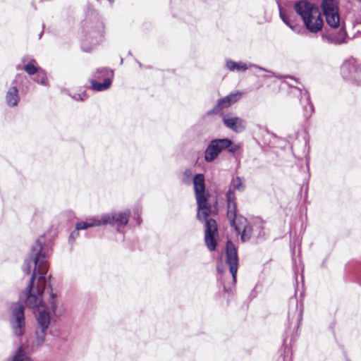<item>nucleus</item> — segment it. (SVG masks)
<instances>
[{
	"label": "nucleus",
	"mask_w": 361,
	"mask_h": 361,
	"mask_svg": "<svg viewBox=\"0 0 361 361\" xmlns=\"http://www.w3.org/2000/svg\"><path fill=\"white\" fill-rule=\"evenodd\" d=\"M44 262L43 259H35L36 271L31 277L26 290L20 295V300H23L29 308L35 310L37 325L32 346L36 348L41 347L44 343L47 330L51 324L50 315L42 303L41 291L47 283L44 269H42Z\"/></svg>",
	"instance_id": "1"
},
{
	"label": "nucleus",
	"mask_w": 361,
	"mask_h": 361,
	"mask_svg": "<svg viewBox=\"0 0 361 361\" xmlns=\"http://www.w3.org/2000/svg\"><path fill=\"white\" fill-rule=\"evenodd\" d=\"M44 240L43 238H39L35 243L32 245L30 259H26L25 261V264L23 266V271L27 274H29L32 269V266L34 264V269L32 276L34 275L36 271V264L35 259H43L44 260L42 269H44V276L47 278L46 285L42 288L41 295L42 296L44 288L49 283V280L50 279V276L47 275V259L49 257V254L46 249L44 247ZM42 303L44 305V308L47 312L49 314V315L53 317L59 318L63 316L66 312V309L65 307L64 303L60 295L57 293L54 292L52 289L49 293L48 298L46 299V301L43 300L42 298Z\"/></svg>",
	"instance_id": "2"
},
{
	"label": "nucleus",
	"mask_w": 361,
	"mask_h": 361,
	"mask_svg": "<svg viewBox=\"0 0 361 361\" xmlns=\"http://www.w3.org/2000/svg\"><path fill=\"white\" fill-rule=\"evenodd\" d=\"M232 189L243 191L245 189V184L243 179L237 177L233 179L229 190L227 192V218L231 226L240 234L241 239L245 241L250 238L251 227L247 225V219L242 216L236 214V203Z\"/></svg>",
	"instance_id": "3"
},
{
	"label": "nucleus",
	"mask_w": 361,
	"mask_h": 361,
	"mask_svg": "<svg viewBox=\"0 0 361 361\" xmlns=\"http://www.w3.org/2000/svg\"><path fill=\"white\" fill-rule=\"evenodd\" d=\"M294 8L301 17L305 28L312 34L322 31L324 20L319 8L307 1L295 3Z\"/></svg>",
	"instance_id": "4"
},
{
	"label": "nucleus",
	"mask_w": 361,
	"mask_h": 361,
	"mask_svg": "<svg viewBox=\"0 0 361 361\" xmlns=\"http://www.w3.org/2000/svg\"><path fill=\"white\" fill-rule=\"evenodd\" d=\"M240 147V145H232L231 140L216 139L210 142L204 153V159L207 162L213 161L224 149L228 148L230 152H235Z\"/></svg>",
	"instance_id": "5"
},
{
	"label": "nucleus",
	"mask_w": 361,
	"mask_h": 361,
	"mask_svg": "<svg viewBox=\"0 0 361 361\" xmlns=\"http://www.w3.org/2000/svg\"><path fill=\"white\" fill-rule=\"evenodd\" d=\"M341 75L347 80L361 81V63L353 58L345 61L341 66Z\"/></svg>",
	"instance_id": "6"
},
{
	"label": "nucleus",
	"mask_w": 361,
	"mask_h": 361,
	"mask_svg": "<svg viewBox=\"0 0 361 361\" xmlns=\"http://www.w3.org/2000/svg\"><path fill=\"white\" fill-rule=\"evenodd\" d=\"M11 311L9 319L13 333L17 336H20L25 331L24 307L20 303H14L11 307Z\"/></svg>",
	"instance_id": "7"
},
{
	"label": "nucleus",
	"mask_w": 361,
	"mask_h": 361,
	"mask_svg": "<svg viewBox=\"0 0 361 361\" xmlns=\"http://www.w3.org/2000/svg\"><path fill=\"white\" fill-rule=\"evenodd\" d=\"M322 9L327 24L331 27H338L340 25V16L334 0H323Z\"/></svg>",
	"instance_id": "8"
},
{
	"label": "nucleus",
	"mask_w": 361,
	"mask_h": 361,
	"mask_svg": "<svg viewBox=\"0 0 361 361\" xmlns=\"http://www.w3.org/2000/svg\"><path fill=\"white\" fill-rule=\"evenodd\" d=\"M130 216L129 211L119 212L114 214H104L102 215L103 225L111 224L117 226L127 225Z\"/></svg>",
	"instance_id": "9"
},
{
	"label": "nucleus",
	"mask_w": 361,
	"mask_h": 361,
	"mask_svg": "<svg viewBox=\"0 0 361 361\" xmlns=\"http://www.w3.org/2000/svg\"><path fill=\"white\" fill-rule=\"evenodd\" d=\"M114 73L112 71L106 68L98 69L95 74V78L99 79L105 77L104 82L101 83L94 80H91V85L93 90L97 91H104L109 89L111 85V78Z\"/></svg>",
	"instance_id": "10"
},
{
	"label": "nucleus",
	"mask_w": 361,
	"mask_h": 361,
	"mask_svg": "<svg viewBox=\"0 0 361 361\" xmlns=\"http://www.w3.org/2000/svg\"><path fill=\"white\" fill-rule=\"evenodd\" d=\"M226 264L229 266L230 272L232 275V282L234 284L238 271V259L236 249L231 241H228L226 244Z\"/></svg>",
	"instance_id": "11"
},
{
	"label": "nucleus",
	"mask_w": 361,
	"mask_h": 361,
	"mask_svg": "<svg viewBox=\"0 0 361 361\" xmlns=\"http://www.w3.org/2000/svg\"><path fill=\"white\" fill-rule=\"evenodd\" d=\"M217 233V225L214 220L207 221L204 234V241L207 247L211 251L214 250L216 246L215 235Z\"/></svg>",
	"instance_id": "12"
},
{
	"label": "nucleus",
	"mask_w": 361,
	"mask_h": 361,
	"mask_svg": "<svg viewBox=\"0 0 361 361\" xmlns=\"http://www.w3.org/2000/svg\"><path fill=\"white\" fill-rule=\"evenodd\" d=\"M223 121L227 128L235 133H240L245 129V121L239 117L224 115Z\"/></svg>",
	"instance_id": "13"
},
{
	"label": "nucleus",
	"mask_w": 361,
	"mask_h": 361,
	"mask_svg": "<svg viewBox=\"0 0 361 361\" xmlns=\"http://www.w3.org/2000/svg\"><path fill=\"white\" fill-rule=\"evenodd\" d=\"M194 190L196 200L208 198L209 195L205 191L204 176L202 173L195 176L193 178Z\"/></svg>",
	"instance_id": "14"
},
{
	"label": "nucleus",
	"mask_w": 361,
	"mask_h": 361,
	"mask_svg": "<svg viewBox=\"0 0 361 361\" xmlns=\"http://www.w3.org/2000/svg\"><path fill=\"white\" fill-rule=\"evenodd\" d=\"M197 204L198 209L197 214V219L200 221H204L206 223L207 221L209 220L207 219V218L211 214V206L208 202V198L197 200Z\"/></svg>",
	"instance_id": "15"
},
{
	"label": "nucleus",
	"mask_w": 361,
	"mask_h": 361,
	"mask_svg": "<svg viewBox=\"0 0 361 361\" xmlns=\"http://www.w3.org/2000/svg\"><path fill=\"white\" fill-rule=\"evenodd\" d=\"M241 97L240 92H235L218 101L216 106L214 108V112H219L224 109L229 107L232 104L237 102Z\"/></svg>",
	"instance_id": "16"
},
{
	"label": "nucleus",
	"mask_w": 361,
	"mask_h": 361,
	"mask_svg": "<svg viewBox=\"0 0 361 361\" xmlns=\"http://www.w3.org/2000/svg\"><path fill=\"white\" fill-rule=\"evenodd\" d=\"M103 226L102 222V216L97 217H91L87 219L85 221L78 222L75 225L76 230L86 229L90 227Z\"/></svg>",
	"instance_id": "17"
},
{
	"label": "nucleus",
	"mask_w": 361,
	"mask_h": 361,
	"mask_svg": "<svg viewBox=\"0 0 361 361\" xmlns=\"http://www.w3.org/2000/svg\"><path fill=\"white\" fill-rule=\"evenodd\" d=\"M6 99L8 106H15L17 105L19 97L16 87H13L8 90L6 96Z\"/></svg>",
	"instance_id": "18"
},
{
	"label": "nucleus",
	"mask_w": 361,
	"mask_h": 361,
	"mask_svg": "<svg viewBox=\"0 0 361 361\" xmlns=\"http://www.w3.org/2000/svg\"><path fill=\"white\" fill-rule=\"evenodd\" d=\"M226 67L231 71H245L248 69V66L243 62H235L231 60H226Z\"/></svg>",
	"instance_id": "19"
},
{
	"label": "nucleus",
	"mask_w": 361,
	"mask_h": 361,
	"mask_svg": "<svg viewBox=\"0 0 361 361\" xmlns=\"http://www.w3.org/2000/svg\"><path fill=\"white\" fill-rule=\"evenodd\" d=\"M8 361H32V360L25 353L24 347L22 345Z\"/></svg>",
	"instance_id": "20"
},
{
	"label": "nucleus",
	"mask_w": 361,
	"mask_h": 361,
	"mask_svg": "<svg viewBox=\"0 0 361 361\" xmlns=\"http://www.w3.org/2000/svg\"><path fill=\"white\" fill-rule=\"evenodd\" d=\"M345 33L344 31H341L338 36L336 37L333 40H331L330 39V37H329L326 35L325 34H323L322 36V38L324 41H327V42H331L333 41L334 42L336 43V44H341V43H343L345 42Z\"/></svg>",
	"instance_id": "21"
},
{
	"label": "nucleus",
	"mask_w": 361,
	"mask_h": 361,
	"mask_svg": "<svg viewBox=\"0 0 361 361\" xmlns=\"http://www.w3.org/2000/svg\"><path fill=\"white\" fill-rule=\"evenodd\" d=\"M25 71L29 75H32L35 73H38L41 70L36 66V61L32 60L25 66Z\"/></svg>",
	"instance_id": "22"
},
{
	"label": "nucleus",
	"mask_w": 361,
	"mask_h": 361,
	"mask_svg": "<svg viewBox=\"0 0 361 361\" xmlns=\"http://www.w3.org/2000/svg\"><path fill=\"white\" fill-rule=\"evenodd\" d=\"M37 82L40 83L41 85H47V77L46 73L43 71H40L38 72L37 78L35 79Z\"/></svg>",
	"instance_id": "23"
},
{
	"label": "nucleus",
	"mask_w": 361,
	"mask_h": 361,
	"mask_svg": "<svg viewBox=\"0 0 361 361\" xmlns=\"http://www.w3.org/2000/svg\"><path fill=\"white\" fill-rule=\"evenodd\" d=\"M293 31L295 32H300V27L298 25H297L296 24H294L293 23H290V24L288 26Z\"/></svg>",
	"instance_id": "24"
},
{
	"label": "nucleus",
	"mask_w": 361,
	"mask_h": 361,
	"mask_svg": "<svg viewBox=\"0 0 361 361\" xmlns=\"http://www.w3.org/2000/svg\"><path fill=\"white\" fill-rule=\"evenodd\" d=\"M280 17L283 22H285L288 18L281 11H280Z\"/></svg>",
	"instance_id": "25"
},
{
	"label": "nucleus",
	"mask_w": 361,
	"mask_h": 361,
	"mask_svg": "<svg viewBox=\"0 0 361 361\" xmlns=\"http://www.w3.org/2000/svg\"><path fill=\"white\" fill-rule=\"evenodd\" d=\"M280 17L283 22H285L288 18L281 11H280Z\"/></svg>",
	"instance_id": "26"
},
{
	"label": "nucleus",
	"mask_w": 361,
	"mask_h": 361,
	"mask_svg": "<svg viewBox=\"0 0 361 361\" xmlns=\"http://www.w3.org/2000/svg\"><path fill=\"white\" fill-rule=\"evenodd\" d=\"M285 24L287 25V26H289V25L290 24V23H292L288 18L284 22Z\"/></svg>",
	"instance_id": "27"
},
{
	"label": "nucleus",
	"mask_w": 361,
	"mask_h": 361,
	"mask_svg": "<svg viewBox=\"0 0 361 361\" xmlns=\"http://www.w3.org/2000/svg\"><path fill=\"white\" fill-rule=\"evenodd\" d=\"M217 270H218V271H219V272H220V271H222V270L220 269V267H219V266L217 267Z\"/></svg>",
	"instance_id": "28"
},
{
	"label": "nucleus",
	"mask_w": 361,
	"mask_h": 361,
	"mask_svg": "<svg viewBox=\"0 0 361 361\" xmlns=\"http://www.w3.org/2000/svg\"><path fill=\"white\" fill-rule=\"evenodd\" d=\"M224 289L226 290V291H228V289H226V286H224Z\"/></svg>",
	"instance_id": "29"
},
{
	"label": "nucleus",
	"mask_w": 361,
	"mask_h": 361,
	"mask_svg": "<svg viewBox=\"0 0 361 361\" xmlns=\"http://www.w3.org/2000/svg\"><path fill=\"white\" fill-rule=\"evenodd\" d=\"M224 289L226 290V291H228V289H226V286H224Z\"/></svg>",
	"instance_id": "30"
}]
</instances>
